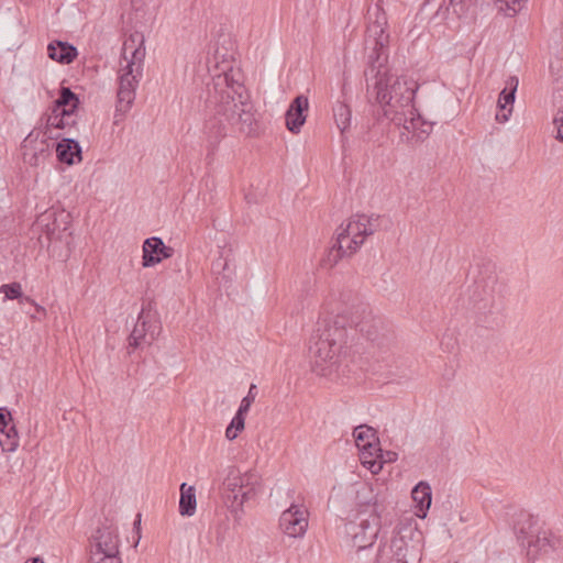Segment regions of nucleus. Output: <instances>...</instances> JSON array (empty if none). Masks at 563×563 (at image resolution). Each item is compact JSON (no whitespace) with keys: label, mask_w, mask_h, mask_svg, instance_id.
Returning <instances> with one entry per match:
<instances>
[{"label":"nucleus","mask_w":563,"mask_h":563,"mask_svg":"<svg viewBox=\"0 0 563 563\" xmlns=\"http://www.w3.org/2000/svg\"><path fill=\"white\" fill-rule=\"evenodd\" d=\"M76 111L77 109H68L52 112L45 119V123L43 124V126H45V129L48 131H51V129L65 130L74 128L77 123Z\"/></svg>","instance_id":"obj_21"},{"label":"nucleus","mask_w":563,"mask_h":563,"mask_svg":"<svg viewBox=\"0 0 563 563\" xmlns=\"http://www.w3.org/2000/svg\"><path fill=\"white\" fill-rule=\"evenodd\" d=\"M142 266L153 267L163 260L169 258L174 254V249L165 245L158 236L147 238L142 245Z\"/></svg>","instance_id":"obj_15"},{"label":"nucleus","mask_w":563,"mask_h":563,"mask_svg":"<svg viewBox=\"0 0 563 563\" xmlns=\"http://www.w3.org/2000/svg\"><path fill=\"white\" fill-rule=\"evenodd\" d=\"M217 541H218V544H221V543H222V541H223V538H222V537H221V538H220V537H218V538H217Z\"/></svg>","instance_id":"obj_42"},{"label":"nucleus","mask_w":563,"mask_h":563,"mask_svg":"<svg viewBox=\"0 0 563 563\" xmlns=\"http://www.w3.org/2000/svg\"><path fill=\"white\" fill-rule=\"evenodd\" d=\"M47 55L60 64H70L78 55L76 46L68 42L53 41L47 45Z\"/></svg>","instance_id":"obj_20"},{"label":"nucleus","mask_w":563,"mask_h":563,"mask_svg":"<svg viewBox=\"0 0 563 563\" xmlns=\"http://www.w3.org/2000/svg\"><path fill=\"white\" fill-rule=\"evenodd\" d=\"M368 19L365 42L373 52L365 69L367 93L382 107L385 118L422 142L431 134L434 122L424 120L415 107L417 82L405 76L395 77L385 67L389 33L384 0H377L374 8L368 9Z\"/></svg>","instance_id":"obj_1"},{"label":"nucleus","mask_w":563,"mask_h":563,"mask_svg":"<svg viewBox=\"0 0 563 563\" xmlns=\"http://www.w3.org/2000/svg\"><path fill=\"white\" fill-rule=\"evenodd\" d=\"M206 108L208 118L203 133L209 155L231 129L236 128L245 134L254 131L255 117L253 106L247 101L245 87L229 73L213 78L212 87H208Z\"/></svg>","instance_id":"obj_2"},{"label":"nucleus","mask_w":563,"mask_h":563,"mask_svg":"<svg viewBox=\"0 0 563 563\" xmlns=\"http://www.w3.org/2000/svg\"><path fill=\"white\" fill-rule=\"evenodd\" d=\"M12 421L11 412L4 408H0V432H4L5 428Z\"/></svg>","instance_id":"obj_38"},{"label":"nucleus","mask_w":563,"mask_h":563,"mask_svg":"<svg viewBox=\"0 0 563 563\" xmlns=\"http://www.w3.org/2000/svg\"><path fill=\"white\" fill-rule=\"evenodd\" d=\"M379 216L355 214L345 227H340V232L334 244L323 258V264L334 266L344 256H350L364 243L365 238L374 234L378 229Z\"/></svg>","instance_id":"obj_6"},{"label":"nucleus","mask_w":563,"mask_h":563,"mask_svg":"<svg viewBox=\"0 0 563 563\" xmlns=\"http://www.w3.org/2000/svg\"><path fill=\"white\" fill-rule=\"evenodd\" d=\"M48 133L49 131L40 124L25 136L21 145L25 164L36 167L51 156L54 144L51 143L53 137Z\"/></svg>","instance_id":"obj_10"},{"label":"nucleus","mask_w":563,"mask_h":563,"mask_svg":"<svg viewBox=\"0 0 563 563\" xmlns=\"http://www.w3.org/2000/svg\"><path fill=\"white\" fill-rule=\"evenodd\" d=\"M553 124L556 129L555 139L563 143V106L554 115Z\"/></svg>","instance_id":"obj_37"},{"label":"nucleus","mask_w":563,"mask_h":563,"mask_svg":"<svg viewBox=\"0 0 563 563\" xmlns=\"http://www.w3.org/2000/svg\"><path fill=\"white\" fill-rule=\"evenodd\" d=\"M357 325L360 332L379 350H388L394 344V331L380 318H374L371 322L362 321Z\"/></svg>","instance_id":"obj_14"},{"label":"nucleus","mask_w":563,"mask_h":563,"mask_svg":"<svg viewBox=\"0 0 563 563\" xmlns=\"http://www.w3.org/2000/svg\"><path fill=\"white\" fill-rule=\"evenodd\" d=\"M514 529L519 544L527 550L530 560L541 553H556L563 559V540L551 531L543 530L533 515L521 514Z\"/></svg>","instance_id":"obj_7"},{"label":"nucleus","mask_w":563,"mask_h":563,"mask_svg":"<svg viewBox=\"0 0 563 563\" xmlns=\"http://www.w3.org/2000/svg\"><path fill=\"white\" fill-rule=\"evenodd\" d=\"M411 528L399 529L388 545L379 547L377 563H418L420 561L419 541L412 540Z\"/></svg>","instance_id":"obj_9"},{"label":"nucleus","mask_w":563,"mask_h":563,"mask_svg":"<svg viewBox=\"0 0 563 563\" xmlns=\"http://www.w3.org/2000/svg\"><path fill=\"white\" fill-rule=\"evenodd\" d=\"M373 457L367 454V460H372ZM376 460H382V457H375Z\"/></svg>","instance_id":"obj_43"},{"label":"nucleus","mask_w":563,"mask_h":563,"mask_svg":"<svg viewBox=\"0 0 563 563\" xmlns=\"http://www.w3.org/2000/svg\"><path fill=\"white\" fill-rule=\"evenodd\" d=\"M355 333L356 329L346 328V320L342 316L319 321L309 343L313 371L322 376L331 375L347 354L350 334L354 336Z\"/></svg>","instance_id":"obj_3"},{"label":"nucleus","mask_w":563,"mask_h":563,"mask_svg":"<svg viewBox=\"0 0 563 563\" xmlns=\"http://www.w3.org/2000/svg\"><path fill=\"white\" fill-rule=\"evenodd\" d=\"M333 118L336 126L341 131V133H344L346 130L351 126V120H352V111L350 107L341 101H338L333 106Z\"/></svg>","instance_id":"obj_28"},{"label":"nucleus","mask_w":563,"mask_h":563,"mask_svg":"<svg viewBox=\"0 0 563 563\" xmlns=\"http://www.w3.org/2000/svg\"><path fill=\"white\" fill-rule=\"evenodd\" d=\"M527 0H496V4L506 15L512 16L523 8Z\"/></svg>","instance_id":"obj_34"},{"label":"nucleus","mask_w":563,"mask_h":563,"mask_svg":"<svg viewBox=\"0 0 563 563\" xmlns=\"http://www.w3.org/2000/svg\"><path fill=\"white\" fill-rule=\"evenodd\" d=\"M231 249L223 247L220 251L219 257L212 262V273L217 274L220 285L227 286L232 282V272L230 271Z\"/></svg>","instance_id":"obj_22"},{"label":"nucleus","mask_w":563,"mask_h":563,"mask_svg":"<svg viewBox=\"0 0 563 563\" xmlns=\"http://www.w3.org/2000/svg\"><path fill=\"white\" fill-rule=\"evenodd\" d=\"M309 110V99L305 95H299L292 99L286 113V128L289 132L298 134L306 123Z\"/></svg>","instance_id":"obj_16"},{"label":"nucleus","mask_w":563,"mask_h":563,"mask_svg":"<svg viewBox=\"0 0 563 563\" xmlns=\"http://www.w3.org/2000/svg\"><path fill=\"white\" fill-rule=\"evenodd\" d=\"M412 499L417 503V506L419 507V510L426 512L430 506L432 500V492L431 487L426 482L418 483L412 492H411Z\"/></svg>","instance_id":"obj_26"},{"label":"nucleus","mask_w":563,"mask_h":563,"mask_svg":"<svg viewBox=\"0 0 563 563\" xmlns=\"http://www.w3.org/2000/svg\"><path fill=\"white\" fill-rule=\"evenodd\" d=\"M519 79L517 76H510L506 80L505 88L500 91L497 100V107L500 112L496 113V120L499 123H505L509 120L512 113V107L516 99Z\"/></svg>","instance_id":"obj_18"},{"label":"nucleus","mask_w":563,"mask_h":563,"mask_svg":"<svg viewBox=\"0 0 563 563\" xmlns=\"http://www.w3.org/2000/svg\"><path fill=\"white\" fill-rule=\"evenodd\" d=\"M89 562L90 563H122V560L120 558V554H114V555H102V556H99V554H96V556H89Z\"/></svg>","instance_id":"obj_36"},{"label":"nucleus","mask_w":563,"mask_h":563,"mask_svg":"<svg viewBox=\"0 0 563 563\" xmlns=\"http://www.w3.org/2000/svg\"><path fill=\"white\" fill-rule=\"evenodd\" d=\"M143 51L140 48L133 49L131 59L126 60V65L119 73V87L114 112L115 123L130 111L135 100V91L143 73Z\"/></svg>","instance_id":"obj_8"},{"label":"nucleus","mask_w":563,"mask_h":563,"mask_svg":"<svg viewBox=\"0 0 563 563\" xmlns=\"http://www.w3.org/2000/svg\"><path fill=\"white\" fill-rule=\"evenodd\" d=\"M140 521H141V515L139 514V515H137V519L135 520L134 525H139V523H140Z\"/></svg>","instance_id":"obj_40"},{"label":"nucleus","mask_w":563,"mask_h":563,"mask_svg":"<svg viewBox=\"0 0 563 563\" xmlns=\"http://www.w3.org/2000/svg\"><path fill=\"white\" fill-rule=\"evenodd\" d=\"M161 330L159 324L150 319V313L141 310L136 323L129 336V347L143 349L151 345Z\"/></svg>","instance_id":"obj_13"},{"label":"nucleus","mask_w":563,"mask_h":563,"mask_svg":"<svg viewBox=\"0 0 563 563\" xmlns=\"http://www.w3.org/2000/svg\"><path fill=\"white\" fill-rule=\"evenodd\" d=\"M471 2L472 0H424L422 7L434 9L433 19L444 21L451 12L457 18L465 15Z\"/></svg>","instance_id":"obj_17"},{"label":"nucleus","mask_w":563,"mask_h":563,"mask_svg":"<svg viewBox=\"0 0 563 563\" xmlns=\"http://www.w3.org/2000/svg\"><path fill=\"white\" fill-rule=\"evenodd\" d=\"M471 276L473 284L467 289L470 305L478 314L477 321L485 328H493L498 324L497 314L503 308L496 265L483 260L472 267Z\"/></svg>","instance_id":"obj_4"},{"label":"nucleus","mask_w":563,"mask_h":563,"mask_svg":"<svg viewBox=\"0 0 563 563\" xmlns=\"http://www.w3.org/2000/svg\"><path fill=\"white\" fill-rule=\"evenodd\" d=\"M2 292H4V299L7 300L21 299L22 302L34 303L32 298L23 296L22 286L18 282L2 285Z\"/></svg>","instance_id":"obj_30"},{"label":"nucleus","mask_w":563,"mask_h":563,"mask_svg":"<svg viewBox=\"0 0 563 563\" xmlns=\"http://www.w3.org/2000/svg\"><path fill=\"white\" fill-rule=\"evenodd\" d=\"M362 464L372 473L377 474L383 467V460H367V454L372 457H383V450L379 448L378 440L366 442L365 446L360 449Z\"/></svg>","instance_id":"obj_23"},{"label":"nucleus","mask_w":563,"mask_h":563,"mask_svg":"<svg viewBox=\"0 0 563 563\" xmlns=\"http://www.w3.org/2000/svg\"><path fill=\"white\" fill-rule=\"evenodd\" d=\"M120 538L118 528L110 521L106 520L97 528L90 538V555L99 556L120 554Z\"/></svg>","instance_id":"obj_11"},{"label":"nucleus","mask_w":563,"mask_h":563,"mask_svg":"<svg viewBox=\"0 0 563 563\" xmlns=\"http://www.w3.org/2000/svg\"><path fill=\"white\" fill-rule=\"evenodd\" d=\"M240 486H243V499L245 501L254 498L260 487V476L256 472L240 474Z\"/></svg>","instance_id":"obj_27"},{"label":"nucleus","mask_w":563,"mask_h":563,"mask_svg":"<svg viewBox=\"0 0 563 563\" xmlns=\"http://www.w3.org/2000/svg\"><path fill=\"white\" fill-rule=\"evenodd\" d=\"M25 563H45L44 560L40 556L30 558L25 561Z\"/></svg>","instance_id":"obj_39"},{"label":"nucleus","mask_w":563,"mask_h":563,"mask_svg":"<svg viewBox=\"0 0 563 563\" xmlns=\"http://www.w3.org/2000/svg\"><path fill=\"white\" fill-rule=\"evenodd\" d=\"M224 486L233 494V501L240 500V505L245 503V499H243V486H240V474L230 473L224 481Z\"/></svg>","instance_id":"obj_32"},{"label":"nucleus","mask_w":563,"mask_h":563,"mask_svg":"<svg viewBox=\"0 0 563 563\" xmlns=\"http://www.w3.org/2000/svg\"><path fill=\"white\" fill-rule=\"evenodd\" d=\"M353 437L358 449L364 448L366 442L377 441L376 430L368 426L354 428Z\"/></svg>","instance_id":"obj_29"},{"label":"nucleus","mask_w":563,"mask_h":563,"mask_svg":"<svg viewBox=\"0 0 563 563\" xmlns=\"http://www.w3.org/2000/svg\"><path fill=\"white\" fill-rule=\"evenodd\" d=\"M7 437L5 441H1V448L3 452H14L19 446V435L14 424L5 428L3 432Z\"/></svg>","instance_id":"obj_33"},{"label":"nucleus","mask_w":563,"mask_h":563,"mask_svg":"<svg viewBox=\"0 0 563 563\" xmlns=\"http://www.w3.org/2000/svg\"><path fill=\"white\" fill-rule=\"evenodd\" d=\"M197 499L194 486L180 485L179 514L184 517H191L196 512Z\"/></svg>","instance_id":"obj_24"},{"label":"nucleus","mask_w":563,"mask_h":563,"mask_svg":"<svg viewBox=\"0 0 563 563\" xmlns=\"http://www.w3.org/2000/svg\"><path fill=\"white\" fill-rule=\"evenodd\" d=\"M52 214H53V213H46V214H44V216H43V218H45V219H49V218L52 217Z\"/></svg>","instance_id":"obj_41"},{"label":"nucleus","mask_w":563,"mask_h":563,"mask_svg":"<svg viewBox=\"0 0 563 563\" xmlns=\"http://www.w3.org/2000/svg\"><path fill=\"white\" fill-rule=\"evenodd\" d=\"M57 159L66 165L81 161V146L74 139H63L55 144Z\"/></svg>","instance_id":"obj_19"},{"label":"nucleus","mask_w":563,"mask_h":563,"mask_svg":"<svg viewBox=\"0 0 563 563\" xmlns=\"http://www.w3.org/2000/svg\"><path fill=\"white\" fill-rule=\"evenodd\" d=\"M309 526V512L303 505L292 503L279 517L280 530L290 538H302Z\"/></svg>","instance_id":"obj_12"},{"label":"nucleus","mask_w":563,"mask_h":563,"mask_svg":"<svg viewBox=\"0 0 563 563\" xmlns=\"http://www.w3.org/2000/svg\"><path fill=\"white\" fill-rule=\"evenodd\" d=\"M245 415L238 410L232 418L231 422L225 429V437L228 440H234L238 438L239 433L244 429L245 426Z\"/></svg>","instance_id":"obj_31"},{"label":"nucleus","mask_w":563,"mask_h":563,"mask_svg":"<svg viewBox=\"0 0 563 563\" xmlns=\"http://www.w3.org/2000/svg\"><path fill=\"white\" fill-rule=\"evenodd\" d=\"M355 518L344 526L346 537L357 551L371 548L380 528V506L372 487L364 485L356 493Z\"/></svg>","instance_id":"obj_5"},{"label":"nucleus","mask_w":563,"mask_h":563,"mask_svg":"<svg viewBox=\"0 0 563 563\" xmlns=\"http://www.w3.org/2000/svg\"><path fill=\"white\" fill-rule=\"evenodd\" d=\"M0 292H2V286H0Z\"/></svg>","instance_id":"obj_44"},{"label":"nucleus","mask_w":563,"mask_h":563,"mask_svg":"<svg viewBox=\"0 0 563 563\" xmlns=\"http://www.w3.org/2000/svg\"><path fill=\"white\" fill-rule=\"evenodd\" d=\"M257 396V386L255 384H251L247 395L243 397L241 400L240 407L238 410L241 412L247 413L252 404L254 402L255 398Z\"/></svg>","instance_id":"obj_35"},{"label":"nucleus","mask_w":563,"mask_h":563,"mask_svg":"<svg viewBox=\"0 0 563 563\" xmlns=\"http://www.w3.org/2000/svg\"><path fill=\"white\" fill-rule=\"evenodd\" d=\"M79 103L78 96L69 87H62L58 98L53 102L52 112L78 109Z\"/></svg>","instance_id":"obj_25"}]
</instances>
